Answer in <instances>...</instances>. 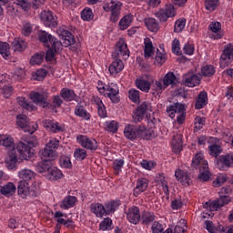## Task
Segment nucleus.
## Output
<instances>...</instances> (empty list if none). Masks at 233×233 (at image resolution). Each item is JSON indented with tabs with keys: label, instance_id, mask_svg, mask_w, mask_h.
Wrapping results in <instances>:
<instances>
[{
	"label": "nucleus",
	"instance_id": "nucleus-9",
	"mask_svg": "<svg viewBox=\"0 0 233 233\" xmlns=\"http://www.w3.org/2000/svg\"><path fill=\"white\" fill-rule=\"evenodd\" d=\"M76 141L83 148H86V150H97V141L95 138L88 137L86 135H78Z\"/></svg>",
	"mask_w": 233,
	"mask_h": 233
},
{
	"label": "nucleus",
	"instance_id": "nucleus-52",
	"mask_svg": "<svg viewBox=\"0 0 233 233\" xmlns=\"http://www.w3.org/2000/svg\"><path fill=\"white\" fill-rule=\"evenodd\" d=\"M51 167H52L48 164L47 161L40 162L36 166V172H38L39 174H45V176H46Z\"/></svg>",
	"mask_w": 233,
	"mask_h": 233
},
{
	"label": "nucleus",
	"instance_id": "nucleus-47",
	"mask_svg": "<svg viewBox=\"0 0 233 233\" xmlns=\"http://www.w3.org/2000/svg\"><path fill=\"white\" fill-rule=\"evenodd\" d=\"M60 96L65 101H74L76 99V93L72 89L63 88L60 92Z\"/></svg>",
	"mask_w": 233,
	"mask_h": 233
},
{
	"label": "nucleus",
	"instance_id": "nucleus-26",
	"mask_svg": "<svg viewBox=\"0 0 233 233\" xmlns=\"http://www.w3.org/2000/svg\"><path fill=\"white\" fill-rule=\"evenodd\" d=\"M156 181L157 185L161 186V188L167 196V198H170V190L168 189V181L167 180V177H165V174H158L156 177Z\"/></svg>",
	"mask_w": 233,
	"mask_h": 233
},
{
	"label": "nucleus",
	"instance_id": "nucleus-19",
	"mask_svg": "<svg viewBox=\"0 0 233 233\" xmlns=\"http://www.w3.org/2000/svg\"><path fill=\"white\" fill-rule=\"evenodd\" d=\"M175 177L177 181H179L183 187H190L192 185V178L187 171H183L179 168L175 171Z\"/></svg>",
	"mask_w": 233,
	"mask_h": 233
},
{
	"label": "nucleus",
	"instance_id": "nucleus-51",
	"mask_svg": "<svg viewBox=\"0 0 233 233\" xmlns=\"http://www.w3.org/2000/svg\"><path fill=\"white\" fill-rule=\"evenodd\" d=\"M16 101L18 105L22 106V108H25V110H30V111L35 110L34 104L26 101V98L25 97H17Z\"/></svg>",
	"mask_w": 233,
	"mask_h": 233
},
{
	"label": "nucleus",
	"instance_id": "nucleus-2",
	"mask_svg": "<svg viewBox=\"0 0 233 233\" xmlns=\"http://www.w3.org/2000/svg\"><path fill=\"white\" fill-rule=\"evenodd\" d=\"M17 192L22 198H26L27 196L37 198V196H39V184L37 182H33L30 186L29 182L19 181Z\"/></svg>",
	"mask_w": 233,
	"mask_h": 233
},
{
	"label": "nucleus",
	"instance_id": "nucleus-61",
	"mask_svg": "<svg viewBox=\"0 0 233 233\" xmlns=\"http://www.w3.org/2000/svg\"><path fill=\"white\" fill-rule=\"evenodd\" d=\"M187 220L182 218L175 227L174 233H185L187 232Z\"/></svg>",
	"mask_w": 233,
	"mask_h": 233
},
{
	"label": "nucleus",
	"instance_id": "nucleus-12",
	"mask_svg": "<svg viewBox=\"0 0 233 233\" xmlns=\"http://www.w3.org/2000/svg\"><path fill=\"white\" fill-rule=\"evenodd\" d=\"M104 97H109L112 103H119V87L117 84L111 83L107 85Z\"/></svg>",
	"mask_w": 233,
	"mask_h": 233
},
{
	"label": "nucleus",
	"instance_id": "nucleus-34",
	"mask_svg": "<svg viewBox=\"0 0 233 233\" xmlns=\"http://www.w3.org/2000/svg\"><path fill=\"white\" fill-rule=\"evenodd\" d=\"M76 203H77V198L74 196H67L62 200L60 208H63V210H68V208H72Z\"/></svg>",
	"mask_w": 233,
	"mask_h": 233
},
{
	"label": "nucleus",
	"instance_id": "nucleus-35",
	"mask_svg": "<svg viewBox=\"0 0 233 233\" xmlns=\"http://www.w3.org/2000/svg\"><path fill=\"white\" fill-rule=\"evenodd\" d=\"M151 90L153 92V96H161L164 90H167V86L163 83V79L156 80L153 84Z\"/></svg>",
	"mask_w": 233,
	"mask_h": 233
},
{
	"label": "nucleus",
	"instance_id": "nucleus-38",
	"mask_svg": "<svg viewBox=\"0 0 233 233\" xmlns=\"http://www.w3.org/2000/svg\"><path fill=\"white\" fill-rule=\"evenodd\" d=\"M198 170V181H202L203 183L210 181V177H212V173L210 172L208 166H206L205 167H200Z\"/></svg>",
	"mask_w": 233,
	"mask_h": 233
},
{
	"label": "nucleus",
	"instance_id": "nucleus-40",
	"mask_svg": "<svg viewBox=\"0 0 233 233\" xmlns=\"http://www.w3.org/2000/svg\"><path fill=\"white\" fill-rule=\"evenodd\" d=\"M144 45V56L146 59H148L154 56V45L152 44V40L148 37L145 38Z\"/></svg>",
	"mask_w": 233,
	"mask_h": 233
},
{
	"label": "nucleus",
	"instance_id": "nucleus-44",
	"mask_svg": "<svg viewBox=\"0 0 233 233\" xmlns=\"http://www.w3.org/2000/svg\"><path fill=\"white\" fill-rule=\"evenodd\" d=\"M134 21V16L132 15H127L123 18L120 19L118 27L119 30H127L132 22Z\"/></svg>",
	"mask_w": 233,
	"mask_h": 233
},
{
	"label": "nucleus",
	"instance_id": "nucleus-58",
	"mask_svg": "<svg viewBox=\"0 0 233 233\" xmlns=\"http://www.w3.org/2000/svg\"><path fill=\"white\" fill-rule=\"evenodd\" d=\"M63 105V99L61 96H53L52 103H48V106L46 108H50L51 110H56V108H59Z\"/></svg>",
	"mask_w": 233,
	"mask_h": 233
},
{
	"label": "nucleus",
	"instance_id": "nucleus-63",
	"mask_svg": "<svg viewBox=\"0 0 233 233\" xmlns=\"http://www.w3.org/2000/svg\"><path fill=\"white\" fill-rule=\"evenodd\" d=\"M59 163L63 168H70L72 167V161L70 160V157H60Z\"/></svg>",
	"mask_w": 233,
	"mask_h": 233
},
{
	"label": "nucleus",
	"instance_id": "nucleus-37",
	"mask_svg": "<svg viewBox=\"0 0 233 233\" xmlns=\"http://www.w3.org/2000/svg\"><path fill=\"white\" fill-rule=\"evenodd\" d=\"M90 211L96 215V218H103L105 216V206L101 203H92L90 205Z\"/></svg>",
	"mask_w": 233,
	"mask_h": 233
},
{
	"label": "nucleus",
	"instance_id": "nucleus-36",
	"mask_svg": "<svg viewBox=\"0 0 233 233\" xmlns=\"http://www.w3.org/2000/svg\"><path fill=\"white\" fill-rule=\"evenodd\" d=\"M15 190H17L15 185L13 182H8L1 187L0 192L3 196L10 198V196H14Z\"/></svg>",
	"mask_w": 233,
	"mask_h": 233
},
{
	"label": "nucleus",
	"instance_id": "nucleus-8",
	"mask_svg": "<svg viewBox=\"0 0 233 233\" xmlns=\"http://www.w3.org/2000/svg\"><path fill=\"white\" fill-rule=\"evenodd\" d=\"M123 57V59H128L130 57V51L128 50V46L124 40H119L117 43V47L115 52L112 53V58L117 59Z\"/></svg>",
	"mask_w": 233,
	"mask_h": 233
},
{
	"label": "nucleus",
	"instance_id": "nucleus-3",
	"mask_svg": "<svg viewBox=\"0 0 233 233\" xmlns=\"http://www.w3.org/2000/svg\"><path fill=\"white\" fill-rule=\"evenodd\" d=\"M123 4L119 1L111 0L109 3L104 5L105 12H111L110 21L117 23L121 17V8Z\"/></svg>",
	"mask_w": 233,
	"mask_h": 233
},
{
	"label": "nucleus",
	"instance_id": "nucleus-20",
	"mask_svg": "<svg viewBox=\"0 0 233 233\" xmlns=\"http://www.w3.org/2000/svg\"><path fill=\"white\" fill-rule=\"evenodd\" d=\"M58 156L57 151L51 149L46 146H45L39 152V157L43 161H55V159H57Z\"/></svg>",
	"mask_w": 233,
	"mask_h": 233
},
{
	"label": "nucleus",
	"instance_id": "nucleus-21",
	"mask_svg": "<svg viewBox=\"0 0 233 233\" xmlns=\"http://www.w3.org/2000/svg\"><path fill=\"white\" fill-rule=\"evenodd\" d=\"M191 166L196 169L204 168L205 167H208V162L205 159L203 153L198 152L193 157Z\"/></svg>",
	"mask_w": 233,
	"mask_h": 233
},
{
	"label": "nucleus",
	"instance_id": "nucleus-48",
	"mask_svg": "<svg viewBox=\"0 0 233 233\" xmlns=\"http://www.w3.org/2000/svg\"><path fill=\"white\" fill-rule=\"evenodd\" d=\"M201 76H204V77H212V76L216 74V67H214L212 65L203 66L201 68Z\"/></svg>",
	"mask_w": 233,
	"mask_h": 233
},
{
	"label": "nucleus",
	"instance_id": "nucleus-64",
	"mask_svg": "<svg viewBox=\"0 0 233 233\" xmlns=\"http://www.w3.org/2000/svg\"><path fill=\"white\" fill-rule=\"evenodd\" d=\"M152 233H163L165 226L158 221H154L151 226Z\"/></svg>",
	"mask_w": 233,
	"mask_h": 233
},
{
	"label": "nucleus",
	"instance_id": "nucleus-13",
	"mask_svg": "<svg viewBox=\"0 0 233 233\" xmlns=\"http://www.w3.org/2000/svg\"><path fill=\"white\" fill-rule=\"evenodd\" d=\"M201 79L202 76L199 74L187 73L183 76V83L185 86L194 88V86L201 85Z\"/></svg>",
	"mask_w": 233,
	"mask_h": 233
},
{
	"label": "nucleus",
	"instance_id": "nucleus-32",
	"mask_svg": "<svg viewBox=\"0 0 233 233\" xmlns=\"http://www.w3.org/2000/svg\"><path fill=\"white\" fill-rule=\"evenodd\" d=\"M60 35L62 36V42L60 43L63 44L64 46H70L71 45H74V43H76L72 33H70V31L68 30L61 31Z\"/></svg>",
	"mask_w": 233,
	"mask_h": 233
},
{
	"label": "nucleus",
	"instance_id": "nucleus-22",
	"mask_svg": "<svg viewBox=\"0 0 233 233\" xmlns=\"http://www.w3.org/2000/svg\"><path fill=\"white\" fill-rule=\"evenodd\" d=\"M124 136L127 139H130V141H134L139 137V127H137L132 125H127L124 128Z\"/></svg>",
	"mask_w": 233,
	"mask_h": 233
},
{
	"label": "nucleus",
	"instance_id": "nucleus-50",
	"mask_svg": "<svg viewBox=\"0 0 233 233\" xmlns=\"http://www.w3.org/2000/svg\"><path fill=\"white\" fill-rule=\"evenodd\" d=\"M176 75H174L173 72H168L164 78L162 79L165 86H167V88H168V86H170V85H175L176 84Z\"/></svg>",
	"mask_w": 233,
	"mask_h": 233
},
{
	"label": "nucleus",
	"instance_id": "nucleus-62",
	"mask_svg": "<svg viewBox=\"0 0 233 233\" xmlns=\"http://www.w3.org/2000/svg\"><path fill=\"white\" fill-rule=\"evenodd\" d=\"M81 18L83 21H92L94 19V13L90 8H85L81 13Z\"/></svg>",
	"mask_w": 233,
	"mask_h": 233
},
{
	"label": "nucleus",
	"instance_id": "nucleus-4",
	"mask_svg": "<svg viewBox=\"0 0 233 233\" xmlns=\"http://www.w3.org/2000/svg\"><path fill=\"white\" fill-rule=\"evenodd\" d=\"M16 125L22 130L28 132L29 134H34L38 128V125L35 122H30L26 115H18L16 116Z\"/></svg>",
	"mask_w": 233,
	"mask_h": 233
},
{
	"label": "nucleus",
	"instance_id": "nucleus-24",
	"mask_svg": "<svg viewBox=\"0 0 233 233\" xmlns=\"http://www.w3.org/2000/svg\"><path fill=\"white\" fill-rule=\"evenodd\" d=\"M171 145L173 152H175V154H179V152L183 150V135L176 133L173 136Z\"/></svg>",
	"mask_w": 233,
	"mask_h": 233
},
{
	"label": "nucleus",
	"instance_id": "nucleus-54",
	"mask_svg": "<svg viewBox=\"0 0 233 233\" xmlns=\"http://www.w3.org/2000/svg\"><path fill=\"white\" fill-rule=\"evenodd\" d=\"M165 63H167V54L159 52V50H157L155 57V65L157 66H163Z\"/></svg>",
	"mask_w": 233,
	"mask_h": 233
},
{
	"label": "nucleus",
	"instance_id": "nucleus-56",
	"mask_svg": "<svg viewBox=\"0 0 233 233\" xmlns=\"http://www.w3.org/2000/svg\"><path fill=\"white\" fill-rule=\"evenodd\" d=\"M209 155L213 157H218L219 154L223 152V148L221 147V145L213 144L208 147Z\"/></svg>",
	"mask_w": 233,
	"mask_h": 233
},
{
	"label": "nucleus",
	"instance_id": "nucleus-43",
	"mask_svg": "<svg viewBox=\"0 0 233 233\" xmlns=\"http://www.w3.org/2000/svg\"><path fill=\"white\" fill-rule=\"evenodd\" d=\"M119 205H121V202L119 200H114L106 203L104 207L106 215L110 216V214H114V212H116L119 208Z\"/></svg>",
	"mask_w": 233,
	"mask_h": 233
},
{
	"label": "nucleus",
	"instance_id": "nucleus-49",
	"mask_svg": "<svg viewBox=\"0 0 233 233\" xmlns=\"http://www.w3.org/2000/svg\"><path fill=\"white\" fill-rule=\"evenodd\" d=\"M18 161L17 158L11 157V155H7L5 158L6 168H8V170H15L17 168Z\"/></svg>",
	"mask_w": 233,
	"mask_h": 233
},
{
	"label": "nucleus",
	"instance_id": "nucleus-30",
	"mask_svg": "<svg viewBox=\"0 0 233 233\" xmlns=\"http://www.w3.org/2000/svg\"><path fill=\"white\" fill-rule=\"evenodd\" d=\"M208 105V95L205 91H201L197 98V102L195 104V107L197 110H201L204 106Z\"/></svg>",
	"mask_w": 233,
	"mask_h": 233
},
{
	"label": "nucleus",
	"instance_id": "nucleus-17",
	"mask_svg": "<svg viewBox=\"0 0 233 233\" xmlns=\"http://www.w3.org/2000/svg\"><path fill=\"white\" fill-rule=\"evenodd\" d=\"M39 41L44 43L45 46H50V45H56V46H60V41L56 38V36L46 33V31H41L38 35Z\"/></svg>",
	"mask_w": 233,
	"mask_h": 233
},
{
	"label": "nucleus",
	"instance_id": "nucleus-16",
	"mask_svg": "<svg viewBox=\"0 0 233 233\" xmlns=\"http://www.w3.org/2000/svg\"><path fill=\"white\" fill-rule=\"evenodd\" d=\"M152 83H154V79L149 78L148 75H145L142 78H137L136 80L137 87L141 90V92H146V94L150 92Z\"/></svg>",
	"mask_w": 233,
	"mask_h": 233
},
{
	"label": "nucleus",
	"instance_id": "nucleus-23",
	"mask_svg": "<svg viewBox=\"0 0 233 233\" xmlns=\"http://www.w3.org/2000/svg\"><path fill=\"white\" fill-rule=\"evenodd\" d=\"M148 183L149 181L147 178H145V177L139 178L137 182L136 187L133 190V196H135V198H137L138 196L143 194V192H145V190L148 188Z\"/></svg>",
	"mask_w": 233,
	"mask_h": 233
},
{
	"label": "nucleus",
	"instance_id": "nucleus-46",
	"mask_svg": "<svg viewBox=\"0 0 233 233\" xmlns=\"http://www.w3.org/2000/svg\"><path fill=\"white\" fill-rule=\"evenodd\" d=\"M138 137H141L142 139H152V137H154V130L147 129L145 127H139Z\"/></svg>",
	"mask_w": 233,
	"mask_h": 233
},
{
	"label": "nucleus",
	"instance_id": "nucleus-5",
	"mask_svg": "<svg viewBox=\"0 0 233 233\" xmlns=\"http://www.w3.org/2000/svg\"><path fill=\"white\" fill-rule=\"evenodd\" d=\"M29 97L33 103L39 105L42 108H46L48 106V93L46 91L30 93Z\"/></svg>",
	"mask_w": 233,
	"mask_h": 233
},
{
	"label": "nucleus",
	"instance_id": "nucleus-7",
	"mask_svg": "<svg viewBox=\"0 0 233 233\" xmlns=\"http://www.w3.org/2000/svg\"><path fill=\"white\" fill-rule=\"evenodd\" d=\"M232 199L228 196L220 197L219 199L215 200L211 203L206 202L204 204V208H207V210H210V212H216L218 208H221V207H225V205H228Z\"/></svg>",
	"mask_w": 233,
	"mask_h": 233
},
{
	"label": "nucleus",
	"instance_id": "nucleus-6",
	"mask_svg": "<svg viewBox=\"0 0 233 233\" xmlns=\"http://www.w3.org/2000/svg\"><path fill=\"white\" fill-rule=\"evenodd\" d=\"M233 59V45L228 44L225 46L222 55L220 56V68H227Z\"/></svg>",
	"mask_w": 233,
	"mask_h": 233
},
{
	"label": "nucleus",
	"instance_id": "nucleus-14",
	"mask_svg": "<svg viewBox=\"0 0 233 233\" xmlns=\"http://www.w3.org/2000/svg\"><path fill=\"white\" fill-rule=\"evenodd\" d=\"M126 217L129 223L137 225V223L141 221V211L139 210V208L133 206L128 208V209L126 211Z\"/></svg>",
	"mask_w": 233,
	"mask_h": 233
},
{
	"label": "nucleus",
	"instance_id": "nucleus-33",
	"mask_svg": "<svg viewBox=\"0 0 233 233\" xmlns=\"http://www.w3.org/2000/svg\"><path fill=\"white\" fill-rule=\"evenodd\" d=\"M46 177L50 181H57V179H61V177H63V172L56 167H51L47 174H46Z\"/></svg>",
	"mask_w": 233,
	"mask_h": 233
},
{
	"label": "nucleus",
	"instance_id": "nucleus-18",
	"mask_svg": "<svg viewBox=\"0 0 233 233\" xmlns=\"http://www.w3.org/2000/svg\"><path fill=\"white\" fill-rule=\"evenodd\" d=\"M40 19L46 26H57V16L54 15L52 11H43Z\"/></svg>",
	"mask_w": 233,
	"mask_h": 233
},
{
	"label": "nucleus",
	"instance_id": "nucleus-39",
	"mask_svg": "<svg viewBox=\"0 0 233 233\" xmlns=\"http://www.w3.org/2000/svg\"><path fill=\"white\" fill-rule=\"evenodd\" d=\"M75 115H76L77 117H82V119H85V121H90V118L92 117L90 113H88V111L85 109V106L81 105H77L75 107Z\"/></svg>",
	"mask_w": 233,
	"mask_h": 233
},
{
	"label": "nucleus",
	"instance_id": "nucleus-60",
	"mask_svg": "<svg viewBox=\"0 0 233 233\" xmlns=\"http://www.w3.org/2000/svg\"><path fill=\"white\" fill-rule=\"evenodd\" d=\"M125 165V160L123 159H116L113 162V168H114V174L116 176H118V174H121V170Z\"/></svg>",
	"mask_w": 233,
	"mask_h": 233
},
{
	"label": "nucleus",
	"instance_id": "nucleus-41",
	"mask_svg": "<svg viewBox=\"0 0 233 233\" xmlns=\"http://www.w3.org/2000/svg\"><path fill=\"white\" fill-rule=\"evenodd\" d=\"M145 25L150 32L159 31V23L156 21L153 17H147L144 19Z\"/></svg>",
	"mask_w": 233,
	"mask_h": 233
},
{
	"label": "nucleus",
	"instance_id": "nucleus-10",
	"mask_svg": "<svg viewBox=\"0 0 233 233\" xmlns=\"http://www.w3.org/2000/svg\"><path fill=\"white\" fill-rule=\"evenodd\" d=\"M147 112H152V105L148 102H143L134 112V123H139V121H143V117Z\"/></svg>",
	"mask_w": 233,
	"mask_h": 233
},
{
	"label": "nucleus",
	"instance_id": "nucleus-27",
	"mask_svg": "<svg viewBox=\"0 0 233 233\" xmlns=\"http://www.w3.org/2000/svg\"><path fill=\"white\" fill-rule=\"evenodd\" d=\"M11 46L15 52H25L28 48V43L21 37L15 38Z\"/></svg>",
	"mask_w": 233,
	"mask_h": 233
},
{
	"label": "nucleus",
	"instance_id": "nucleus-55",
	"mask_svg": "<svg viewBox=\"0 0 233 233\" xmlns=\"http://www.w3.org/2000/svg\"><path fill=\"white\" fill-rule=\"evenodd\" d=\"M113 227H114V224L112 222V218H104L103 221H101L99 224V228L103 231L112 230Z\"/></svg>",
	"mask_w": 233,
	"mask_h": 233
},
{
	"label": "nucleus",
	"instance_id": "nucleus-15",
	"mask_svg": "<svg viewBox=\"0 0 233 233\" xmlns=\"http://www.w3.org/2000/svg\"><path fill=\"white\" fill-rule=\"evenodd\" d=\"M44 127L45 128H46V130H49V132H52L53 134H59V132H65V124L59 123L56 120L46 119L44 121Z\"/></svg>",
	"mask_w": 233,
	"mask_h": 233
},
{
	"label": "nucleus",
	"instance_id": "nucleus-42",
	"mask_svg": "<svg viewBox=\"0 0 233 233\" xmlns=\"http://www.w3.org/2000/svg\"><path fill=\"white\" fill-rule=\"evenodd\" d=\"M61 46H63V45H61L60 42V46H56V44L47 46V51H46V61H52L54 59V57H56V52H59V49L61 48Z\"/></svg>",
	"mask_w": 233,
	"mask_h": 233
},
{
	"label": "nucleus",
	"instance_id": "nucleus-45",
	"mask_svg": "<svg viewBox=\"0 0 233 233\" xmlns=\"http://www.w3.org/2000/svg\"><path fill=\"white\" fill-rule=\"evenodd\" d=\"M0 147H5V148L15 147V145H14V137L10 135H0Z\"/></svg>",
	"mask_w": 233,
	"mask_h": 233
},
{
	"label": "nucleus",
	"instance_id": "nucleus-29",
	"mask_svg": "<svg viewBox=\"0 0 233 233\" xmlns=\"http://www.w3.org/2000/svg\"><path fill=\"white\" fill-rule=\"evenodd\" d=\"M125 68V64H123V61L119 58H116L115 61H113L109 66V73L111 76H116V74H119Z\"/></svg>",
	"mask_w": 233,
	"mask_h": 233
},
{
	"label": "nucleus",
	"instance_id": "nucleus-57",
	"mask_svg": "<svg viewBox=\"0 0 233 233\" xmlns=\"http://www.w3.org/2000/svg\"><path fill=\"white\" fill-rule=\"evenodd\" d=\"M141 219L144 225H149V223H152L156 219V215L149 211H144Z\"/></svg>",
	"mask_w": 233,
	"mask_h": 233
},
{
	"label": "nucleus",
	"instance_id": "nucleus-59",
	"mask_svg": "<svg viewBox=\"0 0 233 233\" xmlns=\"http://www.w3.org/2000/svg\"><path fill=\"white\" fill-rule=\"evenodd\" d=\"M187 25V19L181 18L175 22L174 32L176 34H179V32H183V29Z\"/></svg>",
	"mask_w": 233,
	"mask_h": 233
},
{
	"label": "nucleus",
	"instance_id": "nucleus-31",
	"mask_svg": "<svg viewBox=\"0 0 233 233\" xmlns=\"http://www.w3.org/2000/svg\"><path fill=\"white\" fill-rule=\"evenodd\" d=\"M208 28L212 32L214 39H221V37H223V33L221 32V23L211 22Z\"/></svg>",
	"mask_w": 233,
	"mask_h": 233
},
{
	"label": "nucleus",
	"instance_id": "nucleus-53",
	"mask_svg": "<svg viewBox=\"0 0 233 233\" xmlns=\"http://www.w3.org/2000/svg\"><path fill=\"white\" fill-rule=\"evenodd\" d=\"M0 54L5 59H8V57H10V45H8V43H0Z\"/></svg>",
	"mask_w": 233,
	"mask_h": 233
},
{
	"label": "nucleus",
	"instance_id": "nucleus-1",
	"mask_svg": "<svg viewBox=\"0 0 233 233\" xmlns=\"http://www.w3.org/2000/svg\"><path fill=\"white\" fill-rule=\"evenodd\" d=\"M35 145H37V142H35L33 145L31 142H28V145L20 142L13 147L8 155L15 157V159H17L18 161H28L29 157L34 156L32 147H35Z\"/></svg>",
	"mask_w": 233,
	"mask_h": 233
},
{
	"label": "nucleus",
	"instance_id": "nucleus-28",
	"mask_svg": "<svg viewBox=\"0 0 233 233\" xmlns=\"http://www.w3.org/2000/svg\"><path fill=\"white\" fill-rule=\"evenodd\" d=\"M20 181H25V183H29V181H34L35 179V173L30 169H21L18 172Z\"/></svg>",
	"mask_w": 233,
	"mask_h": 233
},
{
	"label": "nucleus",
	"instance_id": "nucleus-25",
	"mask_svg": "<svg viewBox=\"0 0 233 233\" xmlns=\"http://www.w3.org/2000/svg\"><path fill=\"white\" fill-rule=\"evenodd\" d=\"M167 112L169 115V117L174 119L176 117V114L185 113V105L175 103L167 108Z\"/></svg>",
	"mask_w": 233,
	"mask_h": 233
},
{
	"label": "nucleus",
	"instance_id": "nucleus-11",
	"mask_svg": "<svg viewBox=\"0 0 233 233\" xmlns=\"http://www.w3.org/2000/svg\"><path fill=\"white\" fill-rule=\"evenodd\" d=\"M217 167L219 170H228L233 168V153H228L219 157Z\"/></svg>",
	"mask_w": 233,
	"mask_h": 233
}]
</instances>
